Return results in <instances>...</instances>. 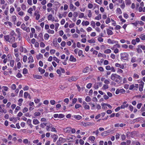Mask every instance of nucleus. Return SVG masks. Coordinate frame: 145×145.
Returning <instances> with one entry per match:
<instances>
[{
    "label": "nucleus",
    "instance_id": "obj_1",
    "mask_svg": "<svg viewBox=\"0 0 145 145\" xmlns=\"http://www.w3.org/2000/svg\"><path fill=\"white\" fill-rule=\"evenodd\" d=\"M111 79L118 83H120L122 80V77L116 74H111Z\"/></svg>",
    "mask_w": 145,
    "mask_h": 145
},
{
    "label": "nucleus",
    "instance_id": "obj_2",
    "mask_svg": "<svg viewBox=\"0 0 145 145\" xmlns=\"http://www.w3.org/2000/svg\"><path fill=\"white\" fill-rule=\"evenodd\" d=\"M129 54L126 53H121L120 54L121 59V60L123 59L127 60L128 59Z\"/></svg>",
    "mask_w": 145,
    "mask_h": 145
},
{
    "label": "nucleus",
    "instance_id": "obj_3",
    "mask_svg": "<svg viewBox=\"0 0 145 145\" xmlns=\"http://www.w3.org/2000/svg\"><path fill=\"white\" fill-rule=\"evenodd\" d=\"M39 11L36 10L34 14V16H36L35 19L37 20H38L40 17V15L39 13Z\"/></svg>",
    "mask_w": 145,
    "mask_h": 145
},
{
    "label": "nucleus",
    "instance_id": "obj_4",
    "mask_svg": "<svg viewBox=\"0 0 145 145\" xmlns=\"http://www.w3.org/2000/svg\"><path fill=\"white\" fill-rule=\"evenodd\" d=\"M140 82L141 83L139 84V90L140 91H141L143 90V88L144 84V83L142 80H140Z\"/></svg>",
    "mask_w": 145,
    "mask_h": 145
},
{
    "label": "nucleus",
    "instance_id": "obj_5",
    "mask_svg": "<svg viewBox=\"0 0 145 145\" xmlns=\"http://www.w3.org/2000/svg\"><path fill=\"white\" fill-rule=\"evenodd\" d=\"M15 41V37L14 36H9L8 42L10 43H12Z\"/></svg>",
    "mask_w": 145,
    "mask_h": 145
},
{
    "label": "nucleus",
    "instance_id": "obj_6",
    "mask_svg": "<svg viewBox=\"0 0 145 145\" xmlns=\"http://www.w3.org/2000/svg\"><path fill=\"white\" fill-rule=\"evenodd\" d=\"M108 42L109 44H113L114 43H118V42L115 41L114 40H111L110 39H108Z\"/></svg>",
    "mask_w": 145,
    "mask_h": 145
},
{
    "label": "nucleus",
    "instance_id": "obj_7",
    "mask_svg": "<svg viewBox=\"0 0 145 145\" xmlns=\"http://www.w3.org/2000/svg\"><path fill=\"white\" fill-rule=\"evenodd\" d=\"M115 65L117 67H119L122 69H123L124 68V66L123 65H121L118 63H116L115 64Z\"/></svg>",
    "mask_w": 145,
    "mask_h": 145
},
{
    "label": "nucleus",
    "instance_id": "obj_8",
    "mask_svg": "<svg viewBox=\"0 0 145 145\" xmlns=\"http://www.w3.org/2000/svg\"><path fill=\"white\" fill-rule=\"evenodd\" d=\"M74 118H75L76 120H80L82 118V117L80 115H74L72 116Z\"/></svg>",
    "mask_w": 145,
    "mask_h": 145
},
{
    "label": "nucleus",
    "instance_id": "obj_9",
    "mask_svg": "<svg viewBox=\"0 0 145 145\" xmlns=\"http://www.w3.org/2000/svg\"><path fill=\"white\" fill-rule=\"evenodd\" d=\"M69 60L71 61L75 62L76 61V59L74 57V56L71 55L70 56Z\"/></svg>",
    "mask_w": 145,
    "mask_h": 145
},
{
    "label": "nucleus",
    "instance_id": "obj_10",
    "mask_svg": "<svg viewBox=\"0 0 145 145\" xmlns=\"http://www.w3.org/2000/svg\"><path fill=\"white\" fill-rule=\"evenodd\" d=\"M101 105L102 106V108H104V105H106L108 106L109 108H112V106L109 104H105L103 103H102L101 104Z\"/></svg>",
    "mask_w": 145,
    "mask_h": 145
},
{
    "label": "nucleus",
    "instance_id": "obj_11",
    "mask_svg": "<svg viewBox=\"0 0 145 145\" xmlns=\"http://www.w3.org/2000/svg\"><path fill=\"white\" fill-rule=\"evenodd\" d=\"M63 139V138L62 137H60L59 138V140L57 141L56 143L57 145H60L62 143L61 140Z\"/></svg>",
    "mask_w": 145,
    "mask_h": 145
},
{
    "label": "nucleus",
    "instance_id": "obj_12",
    "mask_svg": "<svg viewBox=\"0 0 145 145\" xmlns=\"http://www.w3.org/2000/svg\"><path fill=\"white\" fill-rule=\"evenodd\" d=\"M46 127H47L46 128V129L48 131H49V129L52 127V125L49 123V124H48V125H47Z\"/></svg>",
    "mask_w": 145,
    "mask_h": 145
},
{
    "label": "nucleus",
    "instance_id": "obj_13",
    "mask_svg": "<svg viewBox=\"0 0 145 145\" xmlns=\"http://www.w3.org/2000/svg\"><path fill=\"white\" fill-rule=\"evenodd\" d=\"M38 70L39 72H40L41 74L44 73L45 72V70L44 69H42L40 67H39Z\"/></svg>",
    "mask_w": 145,
    "mask_h": 145
},
{
    "label": "nucleus",
    "instance_id": "obj_14",
    "mask_svg": "<svg viewBox=\"0 0 145 145\" xmlns=\"http://www.w3.org/2000/svg\"><path fill=\"white\" fill-rule=\"evenodd\" d=\"M106 31L108 35H111L113 34V33L111 30L108 29Z\"/></svg>",
    "mask_w": 145,
    "mask_h": 145
},
{
    "label": "nucleus",
    "instance_id": "obj_15",
    "mask_svg": "<svg viewBox=\"0 0 145 145\" xmlns=\"http://www.w3.org/2000/svg\"><path fill=\"white\" fill-rule=\"evenodd\" d=\"M101 14H99L98 15L95 17V19L96 20H99L100 19H101Z\"/></svg>",
    "mask_w": 145,
    "mask_h": 145
},
{
    "label": "nucleus",
    "instance_id": "obj_16",
    "mask_svg": "<svg viewBox=\"0 0 145 145\" xmlns=\"http://www.w3.org/2000/svg\"><path fill=\"white\" fill-rule=\"evenodd\" d=\"M28 59L29 60V61H28V63H29L30 62H31L32 63L34 61L33 57L32 56H30L28 58Z\"/></svg>",
    "mask_w": 145,
    "mask_h": 145
},
{
    "label": "nucleus",
    "instance_id": "obj_17",
    "mask_svg": "<svg viewBox=\"0 0 145 145\" xmlns=\"http://www.w3.org/2000/svg\"><path fill=\"white\" fill-rule=\"evenodd\" d=\"M33 123L35 125H36L39 123V121L37 119H34L33 120Z\"/></svg>",
    "mask_w": 145,
    "mask_h": 145
},
{
    "label": "nucleus",
    "instance_id": "obj_18",
    "mask_svg": "<svg viewBox=\"0 0 145 145\" xmlns=\"http://www.w3.org/2000/svg\"><path fill=\"white\" fill-rule=\"evenodd\" d=\"M89 138V140H91L92 142H94L95 138L94 137L92 136L90 137Z\"/></svg>",
    "mask_w": 145,
    "mask_h": 145
},
{
    "label": "nucleus",
    "instance_id": "obj_19",
    "mask_svg": "<svg viewBox=\"0 0 145 145\" xmlns=\"http://www.w3.org/2000/svg\"><path fill=\"white\" fill-rule=\"evenodd\" d=\"M137 47L138 48H141L143 50H145V46L144 45H139L137 46Z\"/></svg>",
    "mask_w": 145,
    "mask_h": 145
},
{
    "label": "nucleus",
    "instance_id": "obj_20",
    "mask_svg": "<svg viewBox=\"0 0 145 145\" xmlns=\"http://www.w3.org/2000/svg\"><path fill=\"white\" fill-rule=\"evenodd\" d=\"M89 68L88 67H86L83 71L84 73L87 72H88Z\"/></svg>",
    "mask_w": 145,
    "mask_h": 145
},
{
    "label": "nucleus",
    "instance_id": "obj_21",
    "mask_svg": "<svg viewBox=\"0 0 145 145\" xmlns=\"http://www.w3.org/2000/svg\"><path fill=\"white\" fill-rule=\"evenodd\" d=\"M88 42L89 43H95V40L94 39H92L91 40H88Z\"/></svg>",
    "mask_w": 145,
    "mask_h": 145
},
{
    "label": "nucleus",
    "instance_id": "obj_22",
    "mask_svg": "<svg viewBox=\"0 0 145 145\" xmlns=\"http://www.w3.org/2000/svg\"><path fill=\"white\" fill-rule=\"evenodd\" d=\"M128 104H126L125 105L124 104H123L121 106V109H124L125 107H127L128 106Z\"/></svg>",
    "mask_w": 145,
    "mask_h": 145
},
{
    "label": "nucleus",
    "instance_id": "obj_23",
    "mask_svg": "<svg viewBox=\"0 0 145 145\" xmlns=\"http://www.w3.org/2000/svg\"><path fill=\"white\" fill-rule=\"evenodd\" d=\"M91 98L89 96H87L86 97L85 99V101L87 102H89L91 101Z\"/></svg>",
    "mask_w": 145,
    "mask_h": 145
},
{
    "label": "nucleus",
    "instance_id": "obj_24",
    "mask_svg": "<svg viewBox=\"0 0 145 145\" xmlns=\"http://www.w3.org/2000/svg\"><path fill=\"white\" fill-rule=\"evenodd\" d=\"M14 60H11L10 61V65L12 67H13L14 66Z\"/></svg>",
    "mask_w": 145,
    "mask_h": 145
},
{
    "label": "nucleus",
    "instance_id": "obj_25",
    "mask_svg": "<svg viewBox=\"0 0 145 145\" xmlns=\"http://www.w3.org/2000/svg\"><path fill=\"white\" fill-rule=\"evenodd\" d=\"M42 77L41 76L39 75H35L34 76V78L37 79H40L42 78Z\"/></svg>",
    "mask_w": 145,
    "mask_h": 145
},
{
    "label": "nucleus",
    "instance_id": "obj_26",
    "mask_svg": "<svg viewBox=\"0 0 145 145\" xmlns=\"http://www.w3.org/2000/svg\"><path fill=\"white\" fill-rule=\"evenodd\" d=\"M125 3L126 5H129L131 3L130 0H125Z\"/></svg>",
    "mask_w": 145,
    "mask_h": 145
},
{
    "label": "nucleus",
    "instance_id": "obj_27",
    "mask_svg": "<svg viewBox=\"0 0 145 145\" xmlns=\"http://www.w3.org/2000/svg\"><path fill=\"white\" fill-rule=\"evenodd\" d=\"M53 44H54V46L55 47H57L58 46H59V44H58L57 41L56 40L55 41H54V40L53 41Z\"/></svg>",
    "mask_w": 145,
    "mask_h": 145
},
{
    "label": "nucleus",
    "instance_id": "obj_28",
    "mask_svg": "<svg viewBox=\"0 0 145 145\" xmlns=\"http://www.w3.org/2000/svg\"><path fill=\"white\" fill-rule=\"evenodd\" d=\"M77 80V78L75 76H72L71 78L69 79V81H75Z\"/></svg>",
    "mask_w": 145,
    "mask_h": 145
},
{
    "label": "nucleus",
    "instance_id": "obj_29",
    "mask_svg": "<svg viewBox=\"0 0 145 145\" xmlns=\"http://www.w3.org/2000/svg\"><path fill=\"white\" fill-rule=\"evenodd\" d=\"M44 38L45 40L48 39L49 37V35L47 33H46L44 35Z\"/></svg>",
    "mask_w": 145,
    "mask_h": 145
},
{
    "label": "nucleus",
    "instance_id": "obj_30",
    "mask_svg": "<svg viewBox=\"0 0 145 145\" xmlns=\"http://www.w3.org/2000/svg\"><path fill=\"white\" fill-rule=\"evenodd\" d=\"M111 51L110 49H107L106 50H105L104 51V52L105 54H108L110 53L111 52Z\"/></svg>",
    "mask_w": 145,
    "mask_h": 145
},
{
    "label": "nucleus",
    "instance_id": "obj_31",
    "mask_svg": "<svg viewBox=\"0 0 145 145\" xmlns=\"http://www.w3.org/2000/svg\"><path fill=\"white\" fill-rule=\"evenodd\" d=\"M53 137H54L53 141L54 142H55L57 139L58 137V136L54 134L53 135Z\"/></svg>",
    "mask_w": 145,
    "mask_h": 145
},
{
    "label": "nucleus",
    "instance_id": "obj_32",
    "mask_svg": "<svg viewBox=\"0 0 145 145\" xmlns=\"http://www.w3.org/2000/svg\"><path fill=\"white\" fill-rule=\"evenodd\" d=\"M5 39L7 41H9V35H5L4 36Z\"/></svg>",
    "mask_w": 145,
    "mask_h": 145
},
{
    "label": "nucleus",
    "instance_id": "obj_33",
    "mask_svg": "<svg viewBox=\"0 0 145 145\" xmlns=\"http://www.w3.org/2000/svg\"><path fill=\"white\" fill-rule=\"evenodd\" d=\"M91 25L93 27V28H95V22L93 21L91 22Z\"/></svg>",
    "mask_w": 145,
    "mask_h": 145
},
{
    "label": "nucleus",
    "instance_id": "obj_34",
    "mask_svg": "<svg viewBox=\"0 0 145 145\" xmlns=\"http://www.w3.org/2000/svg\"><path fill=\"white\" fill-rule=\"evenodd\" d=\"M53 59L54 61H56L57 63H59V62L60 60L57 59L56 57H53Z\"/></svg>",
    "mask_w": 145,
    "mask_h": 145
},
{
    "label": "nucleus",
    "instance_id": "obj_35",
    "mask_svg": "<svg viewBox=\"0 0 145 145\" xmlns=\"http://www.w3.org/2000/svg\"><path fill=\"white\" fill-rule=\"evenodd\" d=\"M47 32L51 34H53L54 33V31L53 30H51L50 29H49L47 31Z\"/></svg>",
    "mask_w": 145,
    "mask_h": 145
},
{
    "label": "nucleus",
    "instance_id": "obj_36",
    "mask_svg": "<svg viewBox=\"0 0 145 145\" xmlns=\"http://www.w3.org/2000/svg\"><path fill=\"white\" fill-rule=\"evenodd\" d=\"M140 48H138L137 49V52L138 53H141L142 52V50Z\"/></svg>",
    "mask_w": 145,
    "mask_h": 145
},
{
    "label": "nucleus",
    "instance_id": "obj_37",
    "mask_svg": "<svg viewBox=\"0 0 145 145\" xmlns=\"http://www.w3.org/2000/svg\"><path fill=\"white\" fill-rule=\"evenodd\" d=\"M36 57L37 59H39L40 58L42 57L43 56L42 54L39 53L38 55Z\"/></svg>",
    "mask_w": 145,
    "mask_h": 145
},
{
    "label": "nucleus",
    "instance_id": "obj_38",
    "mask_svg": "<svg viewBox=\"0 0 145 145\" xmlns=\"http://www.w3.org/2000/svg\"><path fill=\"white\" fill-rule=\"evenodd\" d=\"M21 28L24 30H25V29L26 28L25 25L24 24H22L21 25Z\"/></svg>",
    "mask_w": 145,
    "mask_h": 145
},
{
    "label": "nucleus",
    "instance_id": "obj_39",
    "mask_svg": "<svg viewBox=\"0 0 145 145\" xmlns=\"http://www.w3.org/2000/svg\"><path fill=\"white\" fill-rule=\"evenodd\" d=\"M34 115L35 116H39L40 115V113L39 112H35L34 114Z\"/></svg>",
    "mask_w": 145,
    "mask_h": 145
},
{
    "label": "nucleus",
    "instance_id": "obj_40",
    "mask_svg": "<svg viewBox=\"0 0 145 145\" xmlns=\"http://www.w3.org/2000/svg\"><path fill=\"white\" fill-rule=\"evenodd\" d=\"M91 123L89 122L88 123H84L83 124V125L84 127H86L87 126H89L90 125V124H91Z\"/></svg>",
    "mask_w": 145,
    "mask_h": 145
},
{
    "label": "nucleus",
    "instance_id": "obj_41",
    "mask_svg": "<svg viewBox=\"0 0 145 145\" xmlns=\"http://www.w3.org/2000/svg\"><path fill=\"white\" fill-rule=\"evenodd\" d=\"M88 12L89 13L88 15V16L89 18H90L92 16V13L91 12V11L90 10H88Z\"/></svg>",
    "mask_w": 145,
    "mask_h": 145
},
{
    "label": "nucleus",
    "instance_id": "obj_42",
    "mask_svg": "<svg viewBox=\"0 0 145 145\" xmlns=\"http://www.w3.org/2000/svg\"><path fill=\"white\" fill-rule=\"evenodd\" d=\"M140 37L142 40H145V35H140Z\"/></svg>",
    "mask_w": 145,
    "mask_h": 145
},
{
    "label": "nucleus",
    "instance_id": "obj_43",
    "mask_svg": "<svg viewBox=\"0 0 145 145\" xmlns=\"http://www.w3.org/2000/svg\"><path fill=\"white\" fill-rule=\"evenodd\" d=\"M33 10V9L32 8H30L28 10L27 12L30 14H32V11Z\"/></svg>",
    "mask_w": 145,
    "mask_h": 145
},
{
    "label": "nucleus",
    "instance_id": "obj_44",
    "mask_svg": "<svg viewBox=\"0 0 145 145\" xmlns=\"http://www.w3.org/2000/svg\"><path fill=\"white\" fill-rule=\"evenodd\" d=\"M27 72V69L24 68L23 70V74H26Z\"/></svg>",
    "mask_w": 145,
    "mask_h": 145
},
{
    "label": "nucleus",
    "instance_id": "obj_45",
    "mask_svg": "<svg viewBox=\"0 0 145 145\" xmlns=\"http://www.w3.org/2000/svg\"><path fill=\"white\" fill-rule=\"evenodd\" d=\"M81 106H82L81 105H80L79 104H77L75 105V108L76 109H77L79 107H81Z\"/></svg>",
    "mask_w": 145,
    "mask_h": 145
},
{
    "label": "nucleus",
    "instance_id": "obj_46",
    "mask_svg": "<svg viewBox=\"0 0 145 145\" xmlns=\"http://www.w3.org/2000/svg\"><path fill=\"white\" fill-rule=\"evenodd\" d=\"M26 6L24 4H23L22 5L21 8L23 10H25L26 9Z\"/></svg>",
    "mask_w": 145,
    "mask_h": 145
},
{
    "label": "nucleus",
    "instance_id": "obj_47",
    "mask_svg": "<svg viewBox=\"0 0 145 145\" xmlns=\"http://www.w3.org/2000/svg\"><path fill=\"white\" fill-rule=\"evenodd\" d=\"M21 108L20 106H17L15 110L14 111L16 113L18 111L20 110Z\"/></svg>",
    "mask_w": 145,
    "mask_h": 145
},
{
    "label": "nucleus",
    "instance_id": "obj_48",
    "mask_svg": "<svg viewBox=\"0 0 145 145\" xmlns=\"http://www.w3.org/2000/svg\"><path fill=\"white\" fill-rule=\"evenodd\" d=\"M28 95L29 94L27 92H25L24 94V97L25 98H27Z\"/></svg>",
    "mask_w": 145,
    "mask_h": 145
},
{
    "label": "nucleus",
    "instance_id": "obj_49",
    "mask_svg": "<svg viewBox=\"0 0 145 145\" xmlns=\"http://www.w3.org/2000/svg\"><path fill=\"white\" fill-rule=\"evenodd\" d=\"M28 111V109L26 107H25L23 109L22 112L23 113H24L27 112Z\"/></svg>",
    "mask_w": 145,
    "mask_h": 145
},
{
    "label": "nucleus",
    "instance_id": "obj_50",
    "mask_svg": "<svg viewBox=\"0 0 145 145\" xmlns=\"http://www.w3.org/2000/svg\"><path fill=\"white\" fill-rule=\"evenodd\" d=\"M95 1L100 5L102 3V0H95Z\"/></svg>",
    "mask_w": 145,
    "mask_h": 145
},
{
    "label": "nucleus",
    "instance_id": "obj_51",
    "mask_svg": "<svg viewBox=\"0 0 145 145\" xmlns=\"http://www.w3.org/2000/svg\"><path fill=\"white\" fill-rule=\"evenodd\" d=\"M65 116L62 114H60L58 115V118H63Z\"/></svg>",
    "mask_w": 145,
    "mask_h": 145
},
{
    "label": "nucleus",
    "instance_id": "obj_52",
    "mask_svg": "<svg viewBox=\"0 0 145 145\" xmlns=\"http://www.w3.org/2000/svg\"><path fill=\"white\" fill-rule=\"evenodd\" d=\"M84 108L85 109H89V106L87 105H85L84 106Z\"/></svg>",
    "mask_w": 145,
    "mask_h": 145
},
{
    "label": "nucleus",
    "instance_id": "obj_53",
    "mask_svg": "<svg viewBox=\"0 0 145 145\" xmlns=\"http://www.w3.org/2000/svg\"><path fill=\"white\" fill-rule=\"evenodd\" d=\"M51 131H54L56 133L57 132V131L56 130V128L54 127H52L51 128Z\"/></svg>",
    "mask_w": 145,
    "mask_h": 145
},
{
    "label": "nucleus",
    "instance_id": "obj_54",
    "mask_svg": "<svg viewBox=\"0 0 145 145\" xmlns=\"http://www.w3.org/2000/svg\"><path fill=\"white\" fill-rule=\"evenodd\" d=\"M27 59V57L26 56H25L23 57V61L24 62H25L26 61Z\"/></svg>",
    "mask_w": 145,
    "mask_h": 145
},
{
    "label": "nucleus",
    "instance_id": "obj_55",
    "mask_svg": "<svg viewBox=\"0 0 145 145\" xmlns=\"http://www.w3.org/2000/svg\"><path fill=\"white\" fill-rule=\"evenodd\" d=\"M108 135L107 132L106 131H104L101 134V135L103 136H106Z\"/></svg>",
    "mask_w": 145,
    "mask_h": 145
},
{
    "label": "nucleus",
    "instance_id": "obj_56",
    "mask_svg": "<svg viewBox=\"0 0 145 145\" xmlns=\"http://www.w3.org/2000/svg\"><path fill=\"white\" fill-rule=\"evenodd\" d=\"M110 22V19L109 18H108L105 22L106 24H108Z\"/></svg>",
    "mask_w": 145,
    "mask_h": 145
},
{
    "label": "nucleus",
    "instance_id": "obj_57",
    "mask_svg": "<svg viewBox=\"0 0 145 145\" xmlns=\"http://www.w3.org/2000/svg\"><path fill=\"white\" fill-rule=\"evenodd\" d=\"M15 32L13 30L10 33V36H13L15 35Z\"/></svg>",
    "mask_w": 145,
    "mask_h": 145
},
{
    "label": "nucleus",
    "instance_id": "obj_58",
    "mask_svg": "<svg viewBox=\"0 0 145 145\" xmlns=\"http://www.w3.org/2000/svg\"><path fill=\"white\" fill-rule=\"evenodd\" d=\"M89 104L92 107L91 109H94V107L95 106V105L93 104L92 103H89Z\"/></svg>",
    "mask_w": 145,
    "mask_h": 145
},
{
    "label": "nucleus",
    "instance_id": "obj_59",
    "mask_svg": "<svg viewBox=\"0 0 145 145\" xmlns=\"http://www.w3.org/2000/svg\"><path fill=\"white\" fill-rule=\"evenodd\" d=\"M40 101V100L37 98H35L34 100L35 102L36 103H39Z\"/></svg>",
    "mask_w": 145,
    "mask_h": 145
},
{
    "label": "nucleus",
    "instance_id": "obj_60",
    "mask_svg": "<svg viewBox=\"0 0 145 145\" xmlns=\"http://www.w3.org/2000/svg\"><path fill=\"white\" fill-rule=\"evenodd\" d=\"M52 18V14H50L48 17V20H51Z\"/></svg>",
    "mask_w": 145,
    "mask_h": 145
},
{
    "label": "nucleus",
    "instance_id": "obj_61",
    "mask_svg": "<svg viewBox=\"0 0 145 145\" xmlns=\"http://www.w3.org/2000/svg\"><path fill=\"white\" fill-rule=\"evenodd\" d=\"M11 88L13 90L15 89L16 88V85L14 84H13L11 86Z\"/></svg>",
    "mask_w": 145,
    "mask_h": 145
},
{
    "label": "nucleus",
    "instance_id": "obj_62",
    "mask_svg": "<svg viewBox=\"0 0 145 145\" xmlns=\"http://www.w3.org/2000/svg\"><path fill=\"white\" fill-rule=\"evenodd\" d=\"M61 45L63 47H64L66 45V42L65 41H62L61 42Z\"/></svg>",
    "mask_w": 145,
    "mask_h": 145
},
{
    "label": "nucleus",
    "instance_id": "obj_63",
    "mask_svg": "<svg viewBox=\"0 0 145 145\" xmlns=\"http://www.w3.org/2000/svg\"><path fill=\"white\" fill-rule=\"evenodd\" d=\"M16 76L18 78H21L22 77V75L21 73H18Z\"/></svg>",
    "mask_w": 145,
    "mask_h": 145
},
{
    "label": "nucleus",
    "instance_id": "obj_64",
    "mask_svg": "<svg viewBox=\"0 0 145 145\" xmlns=\"http://www.w3.org/2000/svg\"><path fill=\"white\" fill-rule=\"evenodd\" d=\"M98 40L100 42H102L103 41V39L101 37H99L98 38Z\"/></svg>",
    "mask_w": 145,
    "mask_h": 145
}]
</instances>
